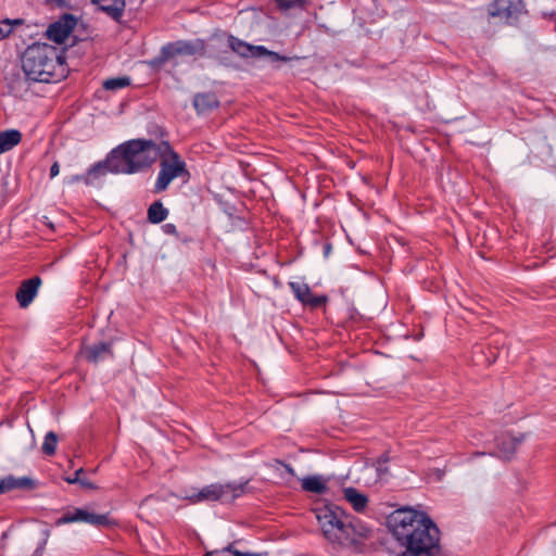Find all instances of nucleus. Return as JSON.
I'll return each mask as SVG.
<instances>
[{
	"label": "nucleus",
	"instance_id": "24",
	"mask_svg": "<svg viewBox=\"0 0 556 556\" xmlns=\"http://www.w3.org/2000/svg\"><path fill=\"white\" fill-rule=\"evenodd\" d=\"M56 443H58V435L53 431H49L43 440L42 443V452L51 456L55 453L56 450Z\"/></svg>",
	"mask_w": 556,
	"mask_h": 556
},
{
	"label": "nucleus",
	"instance_id": "10",
	"mask_svg": "<svg viewBox=\"0 0 556 556\" xmlns=\"http://www.w3.org/2000/svg\"><path fill=\"white\" fill-rule=\"evenodd\" d=\"M522 10L521 0H494L489 7V13L493 17L511 23Z\"/></svg>",
	"mask_w": 556,
	"mask_h": 556
},
{
	"label": "nucleus",
	"instance_id": "12",
	"mask_svg": "<svg viewBox=\"0 0 556 556\" xmlns=\"http://www.w3.org/2000/svg\"><path fill=\"white\" fill-rule=\"evenodd\" d=\"M290 288L299 301L313 308L319 307L326 302L325 296H315L305 283L290 282Z\"/></svg>",
	"mask_w": 556,
	"mask_h": 556
},
{
	"label": "nucleus",
	"instance_id": "13",
	"mask_svg": "<svg viewBox=\"0 0 556 556\" xmlns=\"http://www.w3.org/2000/svg\"><path fill=\"white\" fill-rule=\"evenodd\" d=\"M90 2L117 22L122 18L126 7L125 0H90Z\"/></svg>",
	"mask_w": 556,
	"mask_h": 556
},
{
	"label": "nucleus",
	"instance_id": "26",
	"mask_svg": "<svg viewBox=\"0 0 556 556\" xmlns=\"http://www.w3.org/2000/svg\"><path fill=\"white\" fill-rule=\"evenodd\" d=\"M307 0H276L279 8L288 10L294 7H302Z\"/></svg>",
	"mask_w": 556,
	"mask_h": 556
},
{
	"label": "nucleus",
	"instance_id": "29",
	"mask_svg": "<svg viewBox=\"0 0 556 556\" xmlns=\"http://www.w3.org/2000/svg\"><path fill=\"white\" fill-rule=\"evenodd\" d=\"M46 541L41 545L37 547L33 556H42L43 549H45Z\"/></svg>",
	"mask_w": 556,
	"mask_h": 556
},
{
	"label": "nucleus",
	"instance_id": "16",
	"mask_svg": "<svg viewBox=\"0 0 556 556\" xmlns=\"http://www.w3.org/2000/svg\"><path fill=\"white\" fill-rule=\"evenodd\" d=\"M34 481L27 477L14 478L12 476L0 479V494L9 492L14 489H33Z\"/></svg>",
	"mask_w": 556,
	"mask_h": 556
},
{
	"label": "nucleus",
	"instance_id": "3",
	"mask_svg": "<svg viewBox=\"0 0 556 556\" xmlns=\"http://www.w3.org/2000/svg\"><path fill=\"white\" fill-rule=\"evenodd\" d=\"M323 535L331 544L352 546L368 536L369 529L337 505H326L316 510Z\"/></svg>",
	"mask_w": 556,
	"mask_h": 556
},
{
	"label": "nucleus",
	"instance_id": "11",
	"mask_svg": "<svg viewBox=\"0 0 556 556\" xmlns=\"http://www.w3.org/2000/svg\"><path fill=\"white\" fill-rule=\"evenodd\" d=\"M40 285L41 279L38 276L22 282L16 292V300L21 307H27L33 302Z\"/></svg>",
	"mask_w": 556,
	"mask_h": 556
},
{
	"label": "nucleus",
	"instance_id": "7",
	"mask_svg": "<svg viewBox=\"0 0 556 556\" xmlns=\"http://www.w3.org/2000/svg\"><path fill=\"white\" fill-rule=\"evenodd\" d=\"M70 522H86L96 527L113 525L108 514H94L87 508H74L72 511H67L56 519L55 525L62 526Z\"/></svg>",
	"mask_w": 556,
	"mask_h": 556
},
{
	"label": "nucleus",
	"instance_id": "15",
	"mask_svg": "<svg viewBox=\"0 0 556 556\" xmlns=\"http://www.w3.org/2000/svg\"><path fill=\"white\" fill-rule=\"evenodd\" d=\"M344 500L350 503L356 513H363L368 505V497L366 494L359 492L353 486L344 488L343 491Z\"/></svg>",
	"mask_w": 556,
	"mask_h": 556
},
{
	"label": "nucleus",
	"instance_id": "6",
	"mask_svg": "<svg viewBox=\"0 0 556 556\" xmlns=\"http://www.w3.org/2000/svg\"><path fill=\"white\" fill-rule=\"evenodd\" d=\"M228 47L241 58H268L270 62H288L291 59L269 51L263 46H253L233 36L228 37Z\"/></svg>",
	"mask_w": 556,
	"mask_h": 556
},
{
	"label": "nucleus",
	"instance_id": "25",
	"mask_svg": "<svg viewBox=\"0 0 556 556\" xmlns=\"http://www.w3.org/2000/svg\"><path fill=\"white\" fill-rule=\"evenodd\" d=\"M84 473V469L79 468L75 471L73 477L66 478V481L71 484L73 483H80L85 488L93 489V484L87 480H84L80 478V476Z\"/></svg>",
	"mask_w": 556,
	"mask_h": 556
},
{
	"label": "nucleus",
	"instance_id": "22",
	"mask_svg": "<svg viewBox=\"0 0 556 556\" xmlns=\"http://www.w3.org/2000/svg\"><path fill=\"white\" fill-rule=\"evenodd\" d=\"M24 23L22 18L9 20L5 18L0 22V40L8 38L12 31L14 26H20Z\"/></svg>",
	"mask_w": 556,
	"mask_h": 556
},
{
	"label": "nucleus",
	"instance_id": "1",
	"mask_svg": "<svg viewBox=\"0 0 556 556\" xmlns=\"http://www.w3.org/2000/svg\"><path fill=\"white\" fill-rule=\"evenodd\" d=\"M161 155V170L154 191L166 190L173 179L189 176L186 163L172 150L168 143L156 146L152 140L136 139L127 141L112 150L105 161L94 164L88 172L89 177H99L108 172L113 174H132L149 167Z\"/></svg>",
	"mask_w": 556,
	"mask_h": 556
},
{
	"label": "nucleus",
	"instance_id": "20",
	"mask_svg": "<svg viewBox=\"0 0 556 556\" xmlns=\"http://www.w3.org/2000/svg\"><path fill=\"white\" fill-rule=\"evenodd\" d=\"M302 488L306 492L321 494L327 490V485L321 477L309 476L302 479Z\"/></svg>",
	"mask_w": 556,
	"mask_h": 556
},
{
	"label": "nucleus",
	"instance_id": "8",
	"mask_svg": "<svg viewBox=\"0 0 556 556\" xmlns=\"http://www.w3.org/2000/svg\"><path fill=\"white\" fill-rule=\"evenodd\" d=\"M203 51V42L201 40L176 42L164 46L159 56L160 62H166L177 55H194Z\"/></svg>",
	"mask_w": 556,
	"mask_h": 556
},
{
	"label": "nucleus",
	"instance_id": "32",
	"mask_svg": "<svg viewBox=\"0 0 556 556\" xmlns=\"http://www.w3.org/2000/svg\"><path fill=\"white\" fill-rule=\"evenodd\" d=\"M378 471H379V472H381V473H384V472H387V468L384 469V468H382V467H379V468H378Z\"/></svg>",
	"mask_w": 556,
	"mask_h": 556
},
{
	"label": "nucleus",
	"instance_id": "4",
	"mask_svg": "<svg viewBox=\"0 0 556 556\" xmlns=\"http://www.w3.org/2000/svg\"><path fill=\"white\" fill-rule=\"evenodd\" d=\"M60 65L62 60L58 49L48 43H34L22 55L23 72L31 81H50Z\"/></svg>",
	"mask_w": 556,
	"mask_h": 556
},
{
	"label": "nucleus",
	"instance_id": "27",
	"mask_svg": "<svg viewBox=\"0 0 556 556\" xmlns=\"http://www.w3.org/2000/svg\"><path fill=\"white\" fill-rule=\"evenodd\" d=\"M60 173V166L58 162H54L50 168V177L54 178Z\"/></svg>",
	"mask_w": 556,
	"mask_h": 556
},
{
	"label": "nucleus",
	"instance_id": "23",
	"mask_svg": "<svg viewBox=\"0 0 556 556\" xmlns=\"http://www.w3.org/2000/svg\"><path fill=\"white\" fill-rule=\"evenodd\" d=\"M130 85L129 77H114L103 81L102 86L105 90L115 91Z\"/></svg>",
	"mask_w": 556,
	"mask_h": 556
},
{
	"label": "nucleus",
	"instance_id": "28",
	"mask_svg": "<svg viewBox=\"0 0 556 556\" xmlns=\"http://www.w3.org/2000/svg\"><path fill=\"white\" fill-rule=\"evenodd\" d=\"M278 463L285 467V469L287 470V472H288L290 476H292V477H293V476H295V472H294L293 468H292L290 465L285 464V463H282V462H278Z\"/></svg>",
	"mask_w": 556,
	"mask_h": 556
},
{
	"label": "nucleus",
	"instance_id": "31",
	"mask_svg": "<svg viewBox=\"0 0 556 556\" xmlns=\"http://www.w3.org/2000/svg\"><path fill=\"white\" fill-rule=\"evenodd\" d=\"M388 460H389V458L386 455L380 457V462L387 463Z\"/></svg>",
	"mask_w": 556,
	"mask_h": 556
},
{
	"label": "nucleus",
	"instance_id": "21",
	"mask_svg": "<svg viewBox=\"0 0 556 556\" xmlns=\"http://www.w3.org/2000/svg\"><path fill=\"white\" fill-rule=\"evenodd\" d=\"M167 215V208L160 201L153 202L148 210V220L152 224L162 223L166 219Z\"/></svg>",
	"mask_w": 556,
	"mask_h": 556
},
{
	"label": "nucleus",
	"instance_id": "33",
	"mask_svg": "<svg viewBox=\"0 0 556 556\" xmlns=\"http://www.w3.org/2000/svg\"><path fill=\"white\" fill-rule=\"evenodd\" d=\"M79 179H80V178H79L78 176H76V177H73V179H72L71 181H77V180H79Z\"/></svg>",
	"mask_w": 556,
	"mask_h": 556
},
{
	"label": "nucleus",
	"instance_id": "5",
	"mask_svg": "<svg viewBox=\"0 0 556 556\" xmlns=\"http://www.w3.org/2000/svg\"><path fill=\"white\" fill-rule=\"evenodd\" d=\"M245 484L247 483L211 484L186 498L191 503L217 501L227 497L236 498L244 493Z\"/></svg>",
	"mask_w": 556,
	"mask_h": 556
},
{
	"label": "nucleus",
	"instance_id": "2",
	"mask_svg": "<svg viewBox=\"0 0 556 556\" xmlns=\"http://www.w3.org/2000/svg\"><path fill=\"white\" fill-rule=\"evenodd\" d=\"M387 526L396 542L404 548L401 556H440L441 531L424 511L402 507L387 518Z\"/></svg>",
	"mask_w": 556,
	"mask_h": 556
},
{
	"label": "nucleus",
	"instance_id": "30",
	"mask_svg": "<svg viewBox=\"0 0 556 556\" xmlns=\"http://www.w3.org/2000/svg\"><path fill=\"white\" fill-rule=\"evenodd\" d=\"M164 228H165V231L167 233H175L176 232V227L173 224H166L164 226Z\"/></svg>",
	"mask_w": 556,
	"mask_h": 556
},
{
	"label": "nucleus",
	"instance_id": "9",
	"mask_svg": "<svg viewBox=\"0 0 556 556\" xmlns=\"http://www.w3.org/2000/svg\"><path fill=\"white\" fill-rule=\"evenodd\" d=\"M77 24V18L72 14L62 15L56 22L49 25L47 37L55 43H63Z\"/></svg>",
	"mask_w": 556,
	"mask_h": 556
},
{
	"label": "nucleus",
	"instance_id": "17",
	"mask_svg": "<svg viewBox=\"0 0 556 556\" xmlns=\"http://www.w3.org/2000/svg\"><path fill=\"white\" fill-rule=\"evenodd\" d=\"M81 354L87 361L97 363L104 355L111 354V345L104 342L87 345L81 350Z\"/></svg>",
	"mask_w": 556,
	"mask_h": 556
},
{
	"label": "nucleus",
	"instance_id": "14",
	"mask_svg": "<svg viewBox=\"0 0 556 556\" xmlns=\"http://www.w3.org/2000/svg\"><path fill=\"white\" fill-rule=\"evenodd\" d=\"M523 437L516 438L510 434H503L497 438V456L503 459H509L516 452L517 445L520 444Z\"/></svg>",
	"mask_w": 556,
	"mask_h": 556
},
{
	"label": "nucleus",
	"instance_id": "19",
	"mask_svg": "<svg viewBox=\"0 0 556 556\" xmlns=\"http://www.w3.org/2000/svg\"><path fill=\"white\" fill-rule=\"evenodd\" d=\"M22 135L18 130L10 129L0 132V154L4 153L21 142Z\"/></svg>",
	"mask_w": 556,
	"mask_h": 556
},
{
	"label": "nucleus",
	"instance_id": "18",
	"mask_svg": "<svg viewBox=\"0 0 556 556\" xmlns=\"http://www.w3.org/2000/svg\"><path fill=\"white\" fill-rule=\"evenodd\" d=\"M193 105L199 113H204L216 108L218 100L212 92L198 93L193 99Z\"/></svg>",
	"mask_w": 556,
	"mask_h": 556
}]
</instances>
